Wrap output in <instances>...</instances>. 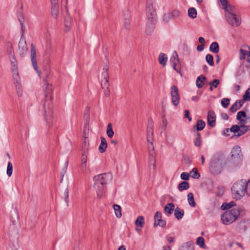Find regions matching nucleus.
<instances>
[{"label":"nucleus","mask_w":250,"mask_h":250,"mask_svg":"<svg viewBox=\"0 0 250 250\" xmlns=\"http://www.w3.org/2000/svg\"><path fill=\"white\" fill-rule=\"evenodd\" d=\"M43 89L45 93V100L43 105L44 110V119L47 125L50 127L53 124V111H52V85L49 84L47 80V76L43 79Z\"/></svg>","instance_id":"obj_1"},{"label":"nucleus","mask_w":250,"mask_h":250,"mask_svg":"<svg viewBox=\"0 0 250 250\" xmlns=\"http://www.w3.org/2000/svg\"><path fill=\"white\" fill-rule=\"evenodd\" d=\"M112 179V175L110 173H104L94 176V186L99 198L102 197L103 195L104 185L111 181Z\"/></svg>","instance_id":"obj_2"},{"label":"nucleus","mask_w":250,"mask_h":250,"mask_svg":"<svg viewBox=\"0 0 250 250\" xmlns=\"http://www.w3.org/2000/svg\"><path fill=\"white\" fill-rule=\"evenodd\" d=\"M224 159V154L218 152L215 153L211 158L209 170L213 174H218L221 173L223 167V160Z\"/></svg>","instance_id":"obj_3"},{"label":"nucleus","mask_w":250,"mask_h":250,"mask_svg":"<svg viewBox=\"0 0 250 250\" xmlns=\"http://www.w3.org/2000/svg\"><path fill=\"white\" fill-rule=\"evenodd\" d=\"M248 186L245 179H241L236 182L232 186L231 190L234 198L240 199L245 195Z\"/></svg>","instance_id":"obj_4"},{"label":"nucleus","mask_w":250,"mask_h":250,"mask_svg":"<svg viewBox=\"0 0 250 250\" xmlns=\"http://www.w3.org/2000/svg\"><path fill=\"white\" fill-rule=\"evenodd\" d=\"M240 215L238 209L232 208L226 211L221 216V220L225 225H229L235 221Z\"/></svg>","instance_id":"obj_5"},{"label":"nucleus","mask_w":250,"mask_h":250,"mask_svg":"<svg viewBox=\"0 0 250 250\" xmlns=\"http://www.w3.org/2000/svg\"><path fill=\"white\" fill-rule=\"evenodd\" d=\"M242 157L240 147L238 146H234L231 151V160L237 166L242 163Z\"/></svg>","instance_id":"obj_6"},{"label":"nucleus","mask_w":250,"mask_h":250,"mask_svg":"<svg viewBox=\"0 0 250 250\" xmlns=\"http://www.w3.org/2000/svg\"><path fill=\"white\" fill-rule=\"evenodd\" d=\"M13 73V79L15 86L16 92L18 96L21 97L22 95V89L20 77L19 75L18 69L12 71Z\"/></svg>","instance_id":"obj_7"},{"label":"nucleus","mask_w":250,"mask_h":250,"mask_svg":"<svg viewBox=\"0 0 250 250\" xmlns=\"http://www.w3.org/2000/svg\"><path fill=\"white\" fill-rule=\"evenodd\" d=\"M108 69V68L107 67H104V71L102 73V77H103V80L101 83L102 88H105V90H104V94L107 97L109 96L110 93L109 89V83Z\"/></svg>","instance_id":"obj_8"},{"label":"nucleus","mask_w":250,"mask_h":250,"mask_svg":"<svg viewBox=\"0 0 250 250\" xmlns=\"http://www.w3.org/2000/svg\"><path fill=\"white\" fill-rule=\"evenodd\" d=\"M154 0H146V14L147 19H156V13L153 4Z\"/></svg>","instance_id":"obj_9"},{"label":"nucleus","mask_w":250,"mask_h":250,"mask_svg":"<svg viewBox=\"0 0 250 250\" xmlns=\"http://www.w3.org/2000/svg\"><path fill=\"white\" fill-rule=\"evenodd\" d=\"M170 62L173 68L178 73H179L181 76L182 74L181 72V64L179 60V57L177 53L174 52L170 59Z\"/></svg>","instance_id":"obj_10"},{"label":"nucleus","mask_w":250,"mask_h":250,"mask_svg":"<svg viewBox=\"0 0 250 250\" xmlns=\"http://www.w3.org/2000/svg\"><path fill=\"white\" fill-rule=\"evenodd\" d=\"M223 7V8L225 10V17L227 16H231V15L235 14L237 13L236 9L231 5H228L227 0H219Z\"/></svg>","instance_id":"obj_11"},{"label":"nucleus","mask_w":250,"mask_h":250,"mask_svg":"<svg viewBox=\"0 0 250 250\" xmlns=\"http://www.w3.org/2000/svg\"><path fill=\"white\" fill-rule=\"evenodd\" d=\"M227 22L231 26L234 27L239 26L241 23V17L236 14L231 15V16H227L226 17Z\"/></svg>","instance_id":"obj_12"},{"label":"nucleus","mask_w":250,"mask_h":250,"mask_svg":"<svg viewBox=\"0 0 250 250\" xmlns=\"http://www.w3.org/2000/svg\"><path fill=\"white\" fill-rule=\"evenodd\" d=\"M7 52L11 64V70H14V68H15L16 70L18 69L17 61L15 56L13 47L11 45L8 47Z\"/></svg>","instance_id":"obj_13"},{"label":"nucleus","mask_w":250,"mask_h":250,"mask_svg":"<svg viewBox=\"0 0 250 250\" xmlns=\"http://www.w3.org/2000/svg\"><path fill=\"white\" fill-rule=\"evenodd\" d=\"M170 95L172 104L177 106L179 103L180 96L179 95L178 89L175 85L171 86L170 89Z\"/></svg>","instance_id":"obj_14"},{"label":"nucleus","mask_w":250,"mask_h":250,"mask_svg":"<svg viewBox=\"0 0 250 250\" xmlns=\"http://www.w3.org/2000/svg\"><path fill=\"white\" fill-rule=\"evenodd\" d=\"M51 2V12L52 17L57 19L60 13L59 0H50Z\"/></svg>","instance_id":"obj_15"},{"label":"nucleus","mask_w":250,"mask_h":250,"mask_svg":"<svg viewBox=\"0 0 250 250\" xmlns=\"http://www.w3.org/2000/svg\"><path fill=\"white\" fill-rule=\"evenodd\" d=\"M19 49L20 51V55L22 57H24L27 52V47L26 42L24 37L21 36L19 43Z\"/></svg>","instance_id":"obj_16"},{"label":"nucleus","mask_w":250,"mask_h":250,"mask_svg":"<svg viewBox=\"0 0 250 250\" xmlns=\"http://www.w3.org/2000/svg\"><path fill=\"white\" fill-rule=\"evenodd\" d=\"M154 227H156L160 226L161 227H164L166 225V222L165 220L162 219V213L160 211H157L154 217Z\"/></svg>","instance_id":"obj_17"},{"label":"nucleus","mask_w":250,"mask_h":250,"mask_svg":"<svg viewBox=\"0 0 250 250\" xmlns=\"http://www.w3.org/2000/svg\"><path fill=\"white\" fill-rule=\"evenodd\" d=\"M36 57H37V55H36V49H35V46H34L33 44L32 43L31 45V62H32L33 66L35 70L38 72V74H39L40 71L38 70V67Z\"/></svg>","instance_id":"obj_18"},{"label":"nucleus","mask_w":250,"mask_h":250,"mask_svg":"<svg viewBox=\"0 0 250 250\" xmlns=\"http://www.w3.org/2000/svg\"><path fill=\"white\" fill-rule=\"evenodd\" d=\"M153 122L152 119L151 118H149L148 120V125L147 127V142H150V141H153Z\"/></svg>","instance_id":"obj_19"},{"label":"nucleus","mask_w":250,"mask_h":250,"mask_svg":"<svg viewBox=\"0 0 250 250\" xmlns=\"http://www.w3.org/2000/svg\"><path fill=\"white\" fill-rule=\"evenodd\" d=\"M156 23V19H147L146 27V33L147 35H150L153 32Z\"/></svg>","instance_id":"obj_20"},{"label":"nucleus","mask_w":250,"mask_h":250,"mask_svg":"<svg viewBox=\"0 0 250 250\" xmlns=\"http://www.w3.org/2000/svg\"><path fill=\"white\" fill-rule=\"evenodd\" d=\"M207 122L208 125L211 127H214L215 125L216 115L212 111H208V113Z\"/></svg>","instance_id":"obj_21"},{"label":"nucleus","mask_w":250,"mask_h":250,"mask_svg":"<svg viewBox=\"0 0 250 250\" xmlns=\"http://www.w3.org/2000/svg\"><path fill=\"white\" fill-rule=\"evenodd\" d=\"M244 101L242 100L237 101L234 104H233L229 108V110L232 112H235L239 110L243 105Z\"/></svg>","instance_id":"obj_22"},{"label":"nucleus","mask_w":250,"mask_h":250,"mask_svg":"<svg viewBox=\"0 0 250 250\" xmlns=\"http://www.w3.org/2000/svg\"><path fill=\"white\" fill-rule=\"evenodd\" d=\"M148 144L147 145L149 154L150 157L151 161L154 162V158H155V152H154V146H153L152 141H150V142H148Z\"/></svg>","instance_id":"obj_23"},{"label":"nucleus","mask_w":250,"mask_h":250,"mask_svg":"<svg viewBox=\"0 0 250 250\" xmlns=\"http://www.w3.org/2000/svg\"><path fill=\"white\" fill-rule=\"evenodd\" d=\"M101 144L99 147V150L101 153L104 152L107 146V144L105 139L104 137H101Z\"/></svg>","instance_id":"obj_24"},{"label":"nucleus","mask_w":250,"mask_h":250,"mask_svg":"<svg viewBox=\"0 0 250 250\" xmlns=\"http://www.w3.org/2000/svg\"><path fill=\"white\" fill-rule=\"evenodd\" d=\"M180 250H194V243L192 241H188L184 244Z\"/></svg>","instance_id":"obj_25"},{"label":"nucleus","mask_w":250,"mask_h":250,"mask_svg":"<svg viewBox=\"0 0 250 250\" xmlns=\"http://www.w3.org/2000/svg\"><path fill=\"white\" fill-rule=\"evenodd\" d=\"M247 115L245 111H240L237 113L236 119L239 121L240 124H244L245 123V120L242 119V118H246Z\"/></svg>","instance_id":"obj_26"},{"label":"nucleus","mask_w":250,"mask_h":250,"mask_svg":"<svg viewBox=\"0 0 250 250\" xmlns=\"http://www.w3.org/2000/svg\"><path fill=\"white\" fill-rule=\"evenodd\" d=\"M184 214V211L179 208H176L174 210V215L178 220L181 219Z\"/></svg>","instance_id":"obj_27"},{"label":"nucleus","mask_w":250,"mask_h":250,"mask_svg":"<svg viewBox=\"0 0 250 250\" xmlns=\"http://www.w3.org/2000/svg\"><path fill=\"white\" fill-rule=\"evenodd\" d=\"M240 130H239L238 134H236L237 136H240L249 130V126L248 125H245L244 124H240Z\"/></svg>","instance_id":"obj_28"},{"label":"nucleus","mask_w":250,"mask_h":250,"mask_svg":"<svg viewBox=\"0 0 250 250\" xmlns=\"http://www.w3.org/2000/svg\"><path fill=\"white\" fill-rule=\"evenodd\" d=\"M206 80V77L203 75H200L199 76L196 80V84L197 87L200 88L203 87L205 83V81Z\"/></svg>","instance_id":"obj_29"},{"label":"nucleus","mask_w":250,"mask_h":250,"mask_svg":"<svg viewBox=\"0 0 250 250\" xmlns=\"http://www.w3.org/2000/svg\"><path fill=\"white\" fill-rule=\"evenodd\" d=\"M167 60V58L165 54L163 53L160 54L158 58V61L160 64L163 66H165L166 65Z\"/></svg>","instance_id":"obj_30"},{"label":"nucleus","mask_w":250,"mask_h":250,"mask_svg":"<svg viewBox=\"0 0 250 250\" xmlns=\"http://www.w3.org/2000/svg\"><path fill=\"white\" fill-rule=\"evenodd\" d=\"M72 24V19L69 14H67L66 16L64 17V25L67 30H69Z\"/></svg>","instance_id":"obj_31"},{"label":"nucleus","mask_w":250,"mask_h":250,"mask_svg":"<svg viewBox=\"0 0 250 250\" xmlns=\"http://www.w3.org/2000/svg\"><path fill=\"white\" fill-rule=\"evenodd\" d=\"M209 50L213 53H217L219 50L218 43L216 42H213L209 46Z\"/></svg>","instance_id":"obj_32"},{"label":"nucleus","mask_w":250,"mask_h":250,"mask_svg":"<svg viewBox=\"0 0 250 250\" xmlns=\"http://www.w3.org/2000/svg\"><path fill=\"white\" fill-rule=\"evenodd\" d=\"M189 188V184L186 181H183L180 183L178 186V188L180 191L188 189Z\"/></svg>","instance_id":"obj_33"},{"label":"nucleus","mask_w":250,"mask_h":250,"mask_svg":"<svg viewBox=\"0 0 250 250\" xmlns=\"http://www.w3.org/2000/svg\"><path fill=\"white\" fill-rule=\"evenodd\" d=\"M174 209V205L173 203H168L164 208V210L168 214H171Z\"/></svg>","instance_id":"obj_34"},{"label":"nucleus","mask_w":250,"mask_h":250,"mask_svg":"<svg viewBox=\"0 0 250 250\" xmlns=\"http://www.w3.org/2000/svg\"><path fill=\"white\" fill-rule=\"evenodd\" d=\"M205 125L206 124L204 121L202 120H199L197 121L195 127H196L197 131H200L203 130L204 128Z\"/></svg>","instance_id":"obj_35"},{"label":"nucleus","mask_w":250,"mask_h":250,"mask_svg":"<svg viewBox=\"0 0 250 250\" xmlns=\"http://www.w3.org/2000/svg\"><path fill=\"white\" fill-rule=\"evenodd\" d=\"M188 200L189 205L191 207H194L195 206V203L194 201V196H193V194L192 193L190 192V193H188Z\"/></svg>","instance_id":"obj_36"},{"label":"nucleus","mask_w":250,"mask_h":250,"mask_svg":"<svg viewBox=\"0 0 250 250\" xmlns=\"http://www.w3.org/2000/svg\"><path fill=\"white\" fill-rule=\"evenodd\" d=\"M188 15L192 19L196 18L197 12L196 9L194 7L189 8L188 10Z\"/></svg>","instance_id":"obj_37"},{"label":"nucleus","mask_w":250,"mask_h":250,"mask_svg":"<svg viewBox=\"0 0 250 250\" xmlns=\"http://www.w3.org/2000/svg\"><path fill=\"white\" fill-rule=\"evenodd\" d=\"M135 224L136 226L142 228L145 224L144 217L142 216L138 217L135 221Z\"/></svg>","instance_id":"obj_38"},{"label":"nucleus","mask_w":250,"mask_h":250,"mask_svg":"<svg viewBox=\"0 0 250 250\" xmlns=\"http://www.w3.org/2000/svg\"><path fill=\"white\" fill-rule=\"evenodd\" d=\"M113 208L115 211V213L117 218H120L122 216V208L121 207L118 205H114Z\"/></svg>","instance_id":"obj_39"},{"label":"nucleus","mask_w":250,"mask_h":250,"mask_svg":"<svg viewBox=\"0 0 250 250\" xmlns=\"http://www.w3.org/2000/svg\"><path fill=\"white\" fill-rule=\"evenodd\" d=\"M190 176L194 179H198L200 177V174L198 171L197 168H193L190 172Z\"/></svg>","instance_id":"obj_40"},{"label":"nucleus","mask_w":250,"mask_h":250,"mask_svg":"<svg viewBox=\"0 0 250 250\" xmlns=\"http://www.w3.org/2000/svg\"><path fill=\"white\" fill-rule=\"evenodd\" d=\"M106 134L110 138H112L114 135V131L112 129V125L111 124H108L107 125Z\"/></svg>","instance_id":"obj_41"},{"label":"nucleus","mask_w":250,"mask_h":250,"mask_svg":"<svg viewBox=\"0 0 250 250\" xmlns=\"http://www.w3.org/2000/svg\"><path fill=\"white\" fill-rule=\"evenodd\" d=\"M234 203L233 202H231L229 203H224L221 206V209L223 210L228 209L233 206Z\"/></svg>","instance_id":"obj_42"},{"label":"nucleus","mask_w":250,"mask_h":250,"mask_svg":"<svg viewBox=\"0 0 250 250\" xmlns=\"http://www.w3.org/2000/svg\"><path fill=\"white\" fill-rule=\"evenodd\" d=\"M13 172V165L10 162H9L7 164V171L6 173L8 177H10Z\"/></svg>","instance_id":"obj_43"},{"label":"nucleus","mask_w":250,"mask_h":250,"mask_svg":"<svg viewBox=\"0 0 250 250\" xmlns=\"http://www.w3.org/2000/svg\"><path fill=\"white\" fill-rule=\"evenodd\" d=\"M206 60L207 62L210 65L213 66L214 65L213 57L212 55L208 54L206 55Z\"/></svg>","instance_id":"obj_44"},{"label":"nucleus","mask_w":250,"mask_h":250,"mask_svg":"<svg viewBox=\"0 0 250 250\" xmlns=\"http://www.w3.org/2000/svg\"><path fill=\"white\" fill-rule=\"evenodd\" d=\"M243 100L245 102L250 101V88H248L243 95Z\"/></svg>","instance_id":"obj_45"},{"label":"nucleus","mask_w":250,"mask_h":250,"mask_svg":"<svg viewBox=\"0 0 250 250\" xmlns=\"http://www.w3.org/2000/svg\"><path fill=\"white\" fill-rule=\"evenodd\" d=\"M240 130L239 125H233L230 128V131L233 132L235 135L238 134L239 130Z\"/></svg>","instance_id":"obj_46"},{"label":"nucleus","mask_w":250,"mask_h":250,"mask_svg":"<svg viewBox=\"0 0 250 250\" xmlns=\"http://www.w3.org/2000/svg\"><path fill=\"white\" fill-rule=\"evenodd\" d=\"M171 17V14L170 13H166L163 16V20L165 23H167L169 21Z\"/></svg>","instance_id":"obj_47"},{"label":"nucleus","mask_w":250,"mask_h":250,"mask_svg":"<svg viewBox=\"0 0 250 250\" xmlns=\"http://www.w3.org/2000/svg\"><path fill=\"white\" fill-rule=\"evenodd\" d=\"M230 100L228 98H223L221 100V104L224 108H227L229 104Z\"/></svg>","instance_id":"obj_48"},{"label":"nucleus","mask_w":250,"mask_h":250,"mask_svg":"<svg viewBox=\"0 0 250 250\" xmlns=\"http://www.w3.org/2000/svg\"><path fill=\"white\" fill-rule=\"evenodd\" d=\"M197 244L201 248H203L205 244L204 239L202 237H199L197 239Z\"/></svg>","instance_id":"obj_49"},{"label":"nucleus","mask_w":250,"mask_h":250,"mask_svg":"<svg viewBox=\"0 0 250 250\" xmlns=\"http://www.w3.org/2000/svg\"><path fill=\"white\" fill-rule=\"evenodd\" d=\"M240 59L241 60H243L245 59L246 55L248 56V51L244 50L243 49H241L240 50Z\"/></svg>","instance_id":"obj_50"},{"label":"nucleus","mask_w":250,"mask_h":250,"mask_svg":"<svg viewBox=\"0 0 250 250\" xmlns=\"http://www.w3.org/2000/svg\"><path fill=\"white\" fill-rule=\"evenodd\" d=\"M170 13L171 14L172 17L174 19L178 18L181 15V12L177 10H174Z\"/></svg>","instance_id":"obj_51"},{"label":"nucleus","mask_w":250,"mask_h":250,"mask_svg":"<svg viewBox=\"0 0 250 250\" xmlns=\"http://www.w3.org/2000/svg\"><path fill=\"white\" fill-rule=\"evenodd\" d=\"M174 142V138L173 136L171 135H167L166 136V142L169 145H172L173 143Z\"/></svg>","instance_id":"obj_52"},{"label":"nucleus","mask_w":250,"mask_h":250,"mask_svg":"<svg viewBox=\"0 0 250 250\" xmlns=\"http://www.w3.org/2000/svg\"><path fill=\"white\" fill-rule=\"evenodd\" d=\"M220 81L218 79H215L212 81L210 82L208 84L213 86L214 88H217Z\"/></svg>","instance_id":"obj_53"},{"label":"nucleus","mask_w":250,"mask_h":250,"mask_svg":"<svg viewBox=\"0 0 250 250\" xmlns=\"http://www.w3.org/2000/svg\"><path fill=\"white\" fill-rule=\"evenodd\" d=\"M86 151H84L83 153L81 158V164H86L87 162V155Z\"/></svg>","instance_id":"obj_54"},{"label":"nucleus","mask_w":250,"mask_h":250,"mask_svg":"<svg viewBox=\"0 0 250 250\" xmlns=\"http://www.w3.org/2000/svg\"><path fill=\"white\" fill-rule=\"evenodd\" d=\"M180 177L181 178L184 180H188L189 178V174L186 172L182 173Z\"/></svg>","instance_id":"obj_55"},{"label":"nucleus","mask_w":250,"mask_h":250,"mask_svg":"<svg viewBox=\"0 0 250 250\" xmlns=\"http://www.w3.org/2000/svg\"><path fill=\"white\" fill-rule=\"evenodd\" d=\"M129 17L130 16L129 15V13H127L126 17L125 18V25L126 28L128 27L129 24Z\"/></svg>","instance_id":"obj_56"},{"label":"nucleus","mask_w":250,"mask_h":250,"mask_svg":"<svg viewBox=\"0 0 250 250\" xmlns=\"http://www.w3.org/2000/svg\"><path fill=\"white\" fill-rule=\"evenodd\" d=\"M64 200L65 202L68 204V197H69V190L68 188H66L64 192Z\"/></svg>","instance_id":"obj_57"},{"label":"nucleus","mask_w":250,"mask_h":250,"mask_svg":"<svg viewBox=\"0 0 250 250\" xmlns=\"http://www.w3.org/2000/svg\"><path fill=\"white\" fill-rule=\"evenodd\" d=\"M84 119L85 121V125L87 126L89 124V121L90 120V114H85L84 115Z\"/></svg>","instance_id":"obj_58"},{"label":"nucleus","mask_w":250,"mask_h":250,"mask_svg":"<svg viewBox=\"0 0 250 250\" xmlns=\"http://www.w3.org/2000/svg\"><path fill=\"white\" fill-rule=\"evenodd\" d=\"M194 145L196 146H200L201 145V138L196 137Z\"/></svg>","instance_id":"obj_59"},{"label":"nucleus","mask_w":250,"mask_h":250,"mask_svg":"<svg viewBox=\"0 0 250 250\" xmlns=\"http://www.w3.org/2000/svg\"><path fill=\"white\" fill-rule=\"evenodd\" d=\"M185 117L186 118L188 119V120L190 122L192 120L191 117L189 116V111L188 110H186L185 111Z\"/></svg>","instance_id":"obj_60"},{"label":"nucleus","mask_w":250,"mask_h":250,"mask_svg":"<svg viewBox=\"0 0 250 250\" xmlns=\"http://www.w3.org/2000/svg\"><path fill=\"white\" fill-rule=\"evenodd\" d=\"M80 167H81V171H82V172L85 173L86 170V167H87L86 164H81Z\"/></svg>","instance_id":"obj_61"},{"label":"nucleus","mask_w":250,"mask_h":250,"mask_svg":"<svg viewBox=\"0 0 250 250\" xmlns=\"http://www.w3.org/2000/svg\"><path fill=\"white\" fill-rule=\"evenodd\" d=\"M86 131H87V129H86V126L85 125L84 127V129H83V137L84 138V139L85 140H87V138L88 137V136H87L86 135Z\"/></svg>","instance_id":"obj_62"},{"label":"nucleus","mask_w":250,"mask_h":250,"mask_svg":"<svg viewBox=\"0 0 250 250\" xmlns=\"http://www.w3.org/2000/svg\"><path fill=\"white\" fill-rule=\"evenodd\" d=\"M204 44H202L201 45H198L197 47V49L198 51L201 52L204 49Z\"/></svg>","instance_id":"obj_63"},{"label":"nucleus","mask_w":250,"mask_h":250,"mask_svg":"<svg viewBox=\"0 0 250 250\" xmlns=\"http://www.w3.org/2000/svg\"><path fill=\"white\" fill-rule=\"evenodd\" d=\"M167 121L166 119L164 118L163 119V121H162L163 127L165 128L167 127Z\"/></svg>","instance_id":"obj_64"}]
</instances>
